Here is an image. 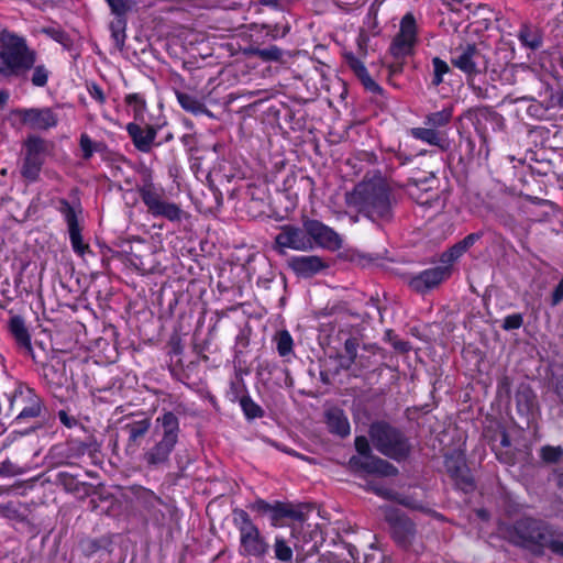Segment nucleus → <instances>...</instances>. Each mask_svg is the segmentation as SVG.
<instances>
[{"instance_id":"obj_49","label":"nucleus","mask_w":563,"mask_h":563,"mask_svg":"<svg viewBox=\"0 0 563 563\" xmlns=\"http://www.w3.org/2000/svg\"><path fill=\"white\" fill-rule=\"evenodd\" d=\"M364 87L374 93H380L382 88L374 81V79L368 75L367 70H363L357 75Z\"/></svg>"},{"instance_id":"obj_23","label":"nucleus","mask_w":563,"mask_h":563,"mask_svg":"<svg viewBox=\"0 0 563 563\" xmlns=\"http://www.w3.org/2000/svg\"><path fill=\"white\" fill-rule=\"evenodd\" d=\"M449 275L448 267H434L412 277L409 280V286L417 292H426L440 285Z\"/></svg>"},{"instance_id":"obj_31","label":"nucleus","mask_w":563,"mask_h":563,"mask_svg":"<svg viewBox=\"0 0 563 563\" xmlns=\"http://www.w3.org/2000/svg\"><path fill=\"white\" fill-rule=\"evenodd\" d=\"M9 329L19 346L23 347L29 354H32L31 335L23 319L19 316L12 317L9 322Z\"/></svg>"},{"instance_id":"obj_24","label":"nucleus","mask_w":563,"mask_h":563,"mask_svg":"<svg viewBox=\"0 0 563 563\" xmlns=\"http://www.w3.org/2000/svg\"><path fill=\"white\" fill-rule=\"evenodd\" d=\"M89 450V445L77 439H69L65 443L56 444L52 448V454L59 459L60 464H73L74 460L84 456Z\"/></svg>"},{"instance_id":"obj_44","label":"nucleus","mask_w":563,"mask_h":563,"mask_svg":"<svg viewBox=\"0 0 563 563\" xmlns=\"http://www.w3.org/2000/svg\"><path fill=\"white\" fill-rule=\"evenodd\" d=\"M69 410L70 408L68 406H66V408L64 409L58 410L57 416L60 423L68 429L75 428L77 426L82 427L76 417L68 415Z\"/></svg>"},{"instance_id":"obj_37","label":"nucleus","mask_w":563,"mask_h":563,"mask_svg":"<svg viewBox=\"0 0 563 563\" xmlns=\"http://www.w3.org/2000/svg\"><path fill=\"white\" fill-rule=\"evenodd\" d=\"M412 135L421 141H424L431 145H440L441 137L434 129L416 128L411 131Z\"/></svg>"},{"instance_id":"obj_32","label":"nucleus","mask_w":563,"mask_h":563,"mask_svg":"<svg viewBox=\"0 0 563 563\" xmlns=\"http://www.w3.org/2000/svg\"><path fill=\"white\" fill-rule=\"evenodd\" d=\"M112 541L109 537L86 538L80 541V550L86 558H90L100 550H108Z\"/></svg>"},{"instance_id":"obj_8","label":"nucleus","mask_w":563,"mask_h":563,"mask_svg":"<svg viewBox=\"0 0 563 563\" xmlns=\"http://www.w3.org/2000/svg\"><path fill=\"white\" fill-rule=\"evenodd\" d=\"M35 389H14L9 396L11 410H18L19 413L14 418L15 423H22L33 418L43 417L46 407L43 399L34 393Z\"/></svg>"},{"instance_id":"obj_30","label":"nucleus","mask_w":563,"mask_h":563,"mask_svg":"<svg viewBox=\"0 0 563 563\" xmlns=\"http://www.w3.org/2000/svg\"><path fill=\"white\" fill-rule=\"evenodd\" d=\"M301 514L291 504L276 500L271 506L269 520L274 527L284 525L286 519H299Z\"/></svg>"},{"instance_id":"obj_26","label":"nucleus","mask_w":563,"mask_h":563,"mask_svg":"<svg viewBox=\"0 0 563 563\" xmlns=\"http://www.w3.org/2000/svg\"><path fill=\"white\" fill-rule=\"evenodd\" d=\"M325 423L330 433L346 438L351 432L349 419L340 408H331L325 412Z\"/></svg>"},{"instance_id":"obj_42","label":"nucleus","mask_w":563,"mask_h":563,"mask_svg":"<svg viewBox=\"0 0 563 563\" xmlns=\"http://www.w3.org/2000/svg\"><path fill=\"white\" fill-rule=\"evenodd\" d=\"M257 57L263 62H278L283 57V51L276 45H272L267 48H260Z\"/></svg>"},{"instance_id":"obj_51","label":"nucleus","mask_w":563,"mask_h":563,"mask_svg":"<svg viewBox=\"0 0 563 563\" xmlns=\"http://www.w3.org/2000/svg\"><path fill=\"white\" fill-rule=\"evenodd\" d=\"M358 342L355 338H350L344 343L345 355L350 361H354L356 357Z\"/></svg>"},{"instance_id":"obj_5","label":"nucleus","mask_w":563,"mask_h":563,"mask_svg":"<svg viewBox=\"0 0 563 563\" xmlns=\"http://www.w3.org/2000/svg\"><path fill=\"white\" fill-rule=\"evenodd\" d=\"M35 58V52L29 48L23 37L5 30L0 33V73L2 75H22L33 67Z\"/></svg>"},{"instance_id":"obj_38","label":"nucleus","mask_w":563,"mask_h":563,"mask_svg":"<svg viewBox=\"0 0 563 563\" xmlns=\"http://www.w3.org/2000/svg\"><path fill=\"white\" fill-rule=\"evenodd\" d=\"M323 541L324 539L322 531L318 527H316L310 531V540L305 542L306 553L310 555L318 553Z\"/></svg>"},{"instance_id":"obj_20","label":"nucleus","mask_w":563,"mask_h":563,"mask_svg":"<svg viewBox=\"0 0 563 563\" xmlns=\"http://www.w3.org/2000/svg\"><path fill=\"white\" fill-rule=\"evenodd\" d=\"M59 210L65 216L74 251L80 256L89 253L90 247L82 240L81 229L79 227L75 209L66 200H62Z\"/></svg>"},{"instance_id":"obj_34","label":"nucleus","mask_w":563,"mask_h":563,"mask_svg":"<svg viewBox=\"0 0 563 563\" xmlns=\"http://www.w3.org/2000/svg\"><path fill=\"white\" fill-rule=\"evenodd\" d=\"M519 40L526 47H529L530 49L539 48L542 43L541 35L528 26H523L520 30Z\"/></svg>"},{"instance_id":"obj_56","label":"nucleus","mask_w":563,"mask_h":563,"mask_svg":"<svg viewBox=\"0 0 563 563\" xmlns=\"http://www.w3.org/2000/svg\"><path fill=\"white\" fill-rule=\"evenodd\" d=\"M4 516L11 520H15V521H19V522H25L26 521V516L23 515L22 512L19 511V509L14 508V507H11V506H7L5 507V510H4Z\"/></svg>"},{"instance_id":"obj_35","label":"nucleus","mask_w":563,"mask_h":563,"mask_svg":"<svg viewBox=\"0 0 563 563\" xmlns=\"http://www.w3.org/2000/svg\"><path fill=\"white\" fill-rule=\"evenodd\" d=\"M563 456L562 446L543 445L540 449V459L548 464L558 463Z\"/></svg>"},{"instance_id":"obj_13","label":"nucleus","mask_w":563,"mask_h":563,"mask_svg":"<svg viewBox=\"0 0 563 563\" xmlns=\"http://www.w3.org/2000/svg\"><path fill=\"white\" fill-rule=\"evenodd\" d=\"M139 192L152 216H161L169 221H180L183 216L181 209L176 203L163 200L161 194L152 183L143 185L139 189Z\"/></svg>"},{"instance_id":"obj_16","label":"nucleus","mask_w":563,"mask_h":563,"mask_svg":"<svg viewBox=\"0 0 563 563\" xmlns=\"http://www.w3.org/2000/svg\"><path fill=\"white\" fill-rule=\"evenodd\" d=\"M386 522L396 544L402 549H408L417 532L415 522L399 510L389 511L386 515Z\"/></svg>"},{"instance_id":"obj_60","label":"nucleus","mask_w":563,"mask_h":563,"mask_svg":"<svg viewBox=\"0 0 563 563\" xmlns=\"http://www.w3.org/2000/svg\"><path fill=\"white\" fill-rule=\"evenodd\" d=\"M125 101L129 104H134L139 109H142L144 107V101L137 93L128 95Z\"/></svg>"},{"instance_id":"obj_57","label":"nucleus","mask_w":563,"mask_h":563,"mask_svg":"<svg viewBox=\"0 0 563 563\" xmlns=\"http://www.w3.org/2000/svg\"><path fill=\"white\" fill-rule=\"evenodd\" d=\"M563 300V278L560 280L558 286L554 288L551 295V305L558 306Z\"/></svg>"},{"instance_id":"obj_45","label":"nucleus","mask_w":563,"mask_h":563,"mask_svg":"<svg viewBox=\"0 0 563 563\" xmlns=\"http://www.w3.org/2000/svg\"><path fill=\"white\" fill-rule=\"evenodd\" d=\"M272 504L263 498H256L252 504L249 505V509L258 516H269Z\"/></svg>"},{"instance_id":"obj_14","label":"nucleus","mask_w":563,"mask_h":563,"mask_svg":"<svg viewBox=\"0 0 563 563\" xmlns=\"http://www.w3.org/2000/svg\"><path fill=\"white\" fill-rule=\"evenodd\" d=\"M444 467L455 488L465 494L473 493L476 488L474 478L466 464L465 457L461 453H451L445 455Z\"/></svg>"},{"instance_id":"obj_22","label":"nucleus","mask_w":563,"mask_h":563,"mask_svg":"<svg viewBox=\"0 0 563 563\" xmlns=\"http://www.w3.org/2000/svg\"><path fill=\"white\" fill-rule=\"evenodd\" d=\"M482 55L475 45L467 44L455 49L451 63L465 74L472 75L478 71Z\"/></svg>"},{"instance_id":"obj_41","label":"nucleus","mask_w":563,"mask_h":563,"mask_svg":"<svg viewBox=\"0 0 563 563\" xmlns=\"http://www.w3.org/2000/svg\"><path fill=\"white\" fill-rule=\"evenodd\" d=\"M433 65V80L432 84L434 86H439L443 80V75L449 73V65L442 60L440 57H434L432 59Z\"/></svg>"},{"instance_id":"obj_25","label":"nucleus","mask_w":563,"mask_h":563,"mask_svg":"<svg viewBox=\"0 0 563 563\" xmlns=\"http://www.w3.org/2000/svg\"><path fill=\"white\" fill-rule=\"evenodd\" d=\"M55 484L63 487L66 493L78 496L84 499L93 493V485L88 482L78 481L77 476L65 471L56 474Z\"/></svg>"},{"instance_id":"obj_10","label":"nucleus","mask_w":563,"mask_h":563,"mask_svg":"<svg viewBox=\"0 0 563 563\" xmlns=\"http://www.w3.org/2000/svg\"><path fill=\"white\" fill-rule=\"evenodd\" d=\"M23 147L24 156L21 174L25 179L34 181L38 178L49 143L40 136L30 135L23 142Z\"/></svg>"},{"instance_id":"obj_19","label":"nucleus","mask_w":563,"mask_h":563,"mask_svg":"<svg viewBox=\"0 0 563 563\" xmlns=\"http://www.w3.org/2000/svg\"><path fill=\"white\" fill-rule=\"evenodd\" d=\"M306 227L309 236L312 239V244L329 249L338 250L341 247L340 236L329 227L324 225L318 220L306 219Z\"/></svg>"},{"instance_id":"obj_62","label":"nucleus","mask_w":563,"mask_h":563,"mask_svg":"<svg viewBox=\"0 0 563 563\" xmlns=\"http://www.w3.org/2000/svg\"><path fill=\"white\" fill-rule=\"evenodd\" d=\"M366 0H336L340 7L349 8V7H357L365 2Z\"/></svg>"},{"instance_id":"obj_61","label":"nucleus","mask_w":563,"mask_h":563,"mask_svg":"<svg viewBox=\"0 0 563 563\" xmlns=\"http://www.w3.org/2000/svg\"><path fill=\"white\" fill-rule=\"evenodd\" d=\"M498 437H499V442H500V445L503 448H508L510 446L511 442H510V438H509V434L507 433V431L505 429H501L499 432H498Z\"/></svg>"},{"instance_id":"obj_52","label":"nucleus","mask_w":563,"mask_h":563,"mask_svg":"<svg viewBox=\"0 0 563 563\" xmlns=\"http://www.w3.org/2000/svg\"><path fill=\"white\" fill-rule=\"evenodd\" d=\"M389 341L391 342L394 349L400 353H407L411 350V345L407 341H402L397 336L391 335L390 332L387 333Z\"/></svg>"},{"instance_id":"obj_39","label":"nucleus","mask_w":563,"mask_h":563,"mask_svg":"<svg viewBox=\"0 0 563 563\" xmlns=\"http://www.w3.org/2000/svg\"><path fill=\"white\" fill-rule=\"evenodd\" d=\"M451 118L452 111L450 109H443L442 111L429 114L427 123L432 128L443 126L450 122Z\"/></svg>"},{"instance_id":"obj_43","label":"nucleus","mask_w":563,"mask_h":563,"mask_svg":"<svg viewBox=\"0 0 563 563\" xmlns=\"http://www.w3.org/2000/svg\"><path fill=\"white\" fill-rule=\"evenodd\" d=\"M466 251L467 250L460 242H457L450 250L442 254L441 261L443 263H452L462 256Z\"/></svg>"},{"instance_id":"obj_21","label":"nucleus","mask_w":563,"mask_h":563,"mask_svg":"<svg viewBox=\"0 0 563 563\" xmlns=\"http://www.w3.org/2000/svg\"><path fill=\"white\" fill-rule=\"evenodd\" d=\"M152 427V420L148 417H143L142 419H132L125 422L121 427V431L126 434V450L135 452L142 441L150 432Z\"/></svg>"},{"instance_id":"obj_1","label":"nucleus","mask_w":563,"mask_h":563,"mask_svg":"<svg viewBox=\"0 0 563 563\" xmlns=\"http://www.w3.org/2000/svg\"><path fill=\"white\" fill-rule=\"evenodd\" d=\"M509 542L540 558L549 549L554 555L563 559L562 533L552 523L532 516H523L515 520L508 528Z\"/></svg>"},{"instance_id":"obj_9","label":"nucleus","mask_w":563,"mask_h":563,"mask_svg":"<svg viewBox=\"0 0 563 563\" xmlns=\"http://www.w3.org/2000/svg\"><path fill=\"white\" fill-rule=\"evenodd\" d=\"M354 445L357 453L365 457V460L352 456L350 459V465L352 467L364 471L368 474H380L385 476L393 475L397 472V468L389 462L371 455V445L366 437H356Z\"/></svg>"},{"instance_id":"obj_2","label":"nucleus","mask_w":563,"mask_h":563,"mask_svg":"<svg viewBox=\"0 0 563 563\" xmlns=\"http://www.w3.org/2000/svg\"><path fill=\"white\" fill-rule=\"evenodd\" d=\"M349 207L375 222H387L393 218L390 188L382 176H374L357 184L345 195Z\"/></svg>"},{"instance_id":"obj_18","label":"nucleus","mask_w":563,"mask_h":563,"mask_svg":"<svg viewBox=\"0 0 563 563\" xmlns=\"http://www.w3.org/2000/svg\"><path fill=\"white\" fill-rule=\"evenodd\" d=\"M13 114L20 121L35 130H47L57 124L56 114L48 108L45 109H21L15 110Z\"/></svg>"},{"instance_id":"obj_7","label":"nucleus","mask_w":563,"mask_h":563,"mask_svg":"<svg viewBox=\"0 0 563 563\" xmlns=\"http://www.w3.org/2000/svg\"><path fill=\"white\" fill-rule=\"evenodd\" d=\"M233 525L240 536V553L245 556L263 558L269 545L253 522L249 512L241 508L232 511Z\"/></svg>"},{"instance_id":"obj_27","label":"nucleus","mask_w":563,"mask_h":563,"mask_svg":"<svg viewBox=\"0 0 563 563\" xmlns=\"http://www.w3.org/2000/svg\"><path fill=\"white\" fill-rule=\"evenodd\" d=\"M135 147L142 152H150L151 146L156 137V130L153 126L143 129L139 124L130 123L126 126Z\"/></svg>"},{"instance_id":"obj_63","label":"nucleus","mask_w":563,"mask_h":563,"mask_svg":"<svg viewBox=\"0 0 563 563\" xmlns=\"http://www.w3.org/2000/svg\"><path fill=\"white\" fill-rule=\"evenodd\" d=\"M113 37L115 40L117 46L122 49L124 44V34H121L120 32H113Z\"/></svg>"},{"instance_id":"obj_36","label":"nucleus","mask_w":563,"mask_h":563,"mask_svg":"<svg viewBox=\"0 0 563 563\" xmlns=\"http://www.w3.org/2000/svg\"><path fill=\"white\" fill-rule=\"evenodd\" d=\"M275 342L280 356H286L292 351V339L288 331L282 330L277 332Z\"/></svg>"},{"instance_id":"obj_55","label":"nucleus","mask_w":563,"mask_h":563,"mask_svg":"<svg viewBox=\"0 0 563 563\" xmlns=\"http://www.w3.org/2000/svg\"><path fill=\"white\" fill-rule=\"evenodd\" d=\"M548 107L563 109V87L551 93Z\"/></svg>"},{"instance_id":"obj_6","label":"nucleus","mask_w":563,"mask_h":563,"mask_svg":"<svg viewBox=\"0 0 563 563\" xmlns=\"http://www.w3.org/2000/svg\"><path fill=\"white\" fill-rule=\"evenodd\" d=\"M369 437L375 449L383 455L397 462L408 459L411 444L405 433L385 421L371 424Z\"/></svg>"},{"instance_id":"obj_59","label":"nucleus","mask_w":563,"mask_h":563,"mask_svg":"<svg viewBox=\"0 0 563 563\" xmlns=\"http://www.w3.org/2000/svg\"><path fill=\"white\" fill-rule=\"evenodd\" d=\"M88 89H89L91 97L95 98L96 100H98L100 103H103L106 101L104 93L102 92L100 87H98L97 85L93 84V85L89 86Z\"/></svg>"},{"instance_id":"obj_11","label":"nucleus","mask_w":563,"mask_h":563,"mask_svg":"<svg viewBox=\"0 0 563 563\" xmlns=\"http://www.w3.org/2000/svg\"><path fill=\"white\" fill-rule=\"evenodd\" d=\"M135 499L137 505L147 515L153 526L156 528H163L166 523V515L159 506H164L166 508L170 518H174L178 512V508L174 504L165 503L153 490L145 487L137 488L135 492Z\"/></svg>"},{"instance_id":"obj_53","label":"nucleus","mask_w":563,"mask_h":563,"mask_svg":"<svg viewBox=\"0 0 563 563\" xmlns=\"http://www.w3.org/2000/svg\"><path fill=\"white\" fill-rule=\"evenodd\" d=\"M345 59L347 65L355 73L356 76L366 69L363 63L358 60L356 57H354L352 54H346Z\"/></svg>"},{"instance_id":"obj_50","label":"nucleus","mask_w":563,"mask_h":563,"mask_svg":"<svg viewBox=\"0 0 563 563\" xmlns=\"http://www.w3.org/2000/svg\"><path fill=\"white\" fill-rule=\"evenodd\" d=\"M115 14H123L132 7L131 0H107Z\"/></svg>"},{"instance_id":"obj_3","label":"nucleus","mask_w":563,"mask_h":563,"mask_svg":"<svg viewBox=\"0 0 563 563\" xmlns=\"http://www.w3.org/2000/svg\"><path fill=\"white\" fill-rule=\"evenodd\" d=\"M180 433L179 418L173 411H164L155 419L152 432L153 445L147 448L142 461L147 468L157 470L169 462Z\"/></svg>"},{"instance_id":"obj_4","label":"nucleus","mask_w":563,"mask_h":563,"mask_svg":"<svg viewBox=\"0 0 563 563\" xmlns=\"http://www.w3.org/2000/svg\"><path fill=\"white\" fill-rule=\"evenodd\" d=\"M40 426L32 424L24 430H13L2 442V449H13L12 456L15 461L5 459L0 463V476L11 477L22 475L32 470V457L36 456L29 435L35 432Z\"/></svg>"},{"instance_id":"obj_15","label":"nucleus","mask_w":563,"mask_h":563,"mask_svg":"<svg viewBox=\"0 0 563 563\" xmlns=\"http://www.w3.org/2000/svg\"><path fill=\"white\" fill-rule=\"evenodd\" d=\"M275 244L280 250L286 247L295 251L312 250V239L308 234L306 220L301 228L291 224L280 227V232L275 238Z\"/></svg>"},{"instance_id":"obj_58","label":"nucleus","mask_w":563,"mask_h":563,"mask_svg":"<svg viewBox=\"0 0 563 563\" xmlns=\"http://www.w3.org/2000/svg\"><path fill=\"white\" fill-rule=\"evenodd\" d=\"M482 238V233H471L467 236H465L460 243L468 250L471 246H473L479 239Z\"/></svg>"},{"instance_id":"obj_12","label":"nucleus","mask_w":563,"mask_h":563,"mask_svg":"<svg viewBox=\"0 0 563 563\" xmlns=\"http://www.w3.org/2000/svg\"><path fill=\"white\" fill-rule=\"evenodd\" d=\"M406 191L411 199L421 206L434 207L438 210L444 207L439 181L433 175L421 180H409L406 185Z\"/></svg>"},{"instance_id":"obj_29","label":"nucleus","mask_w":563,"mask_h":563,"mask_svg":"<svg viewBox=\"0 0 563 563\" xmlns=\"http://www.w3.org/2000/svg\"><path fill=\"white\" fill-rule=\"evenodd\" d=\"M290 265L297 274L306 277L312 276L327 267L322 258L314 255L295 257Z\"/></svg>"},{"instance_id":"obj_46","label":"nucleus","mask_w":563,"mask_h":563,"mask_svg":"<svg viewBox=\"0 0 563 563\" xmlns=\"http://www.w3.org/2000/svg\"><path fill=\"white\" fill-rule=\"evenodd\" d=\"M177 99L181 107L188 111L196 112L200 109V103L191 96L187 93H177Z\"/></svg>"},{"instance_id":"obj_48","label":"nucleus","mask_w":563,"mask_h":563,"mask_svg":"<svg viewBox=\"0 0 563 563\" xmlns=\"http://www.w3.org/2000/svg\"><path fill=\"white\" fill-rule=\"evenodd\" d=\"M48 71L44 66H36L32 76V84L36 87H43L47 82Z\"/></svg>"},{"instance_id":"obj_64","label":"nucleus","mask_w":563,"mask_h":563,"mask_svg":"<svg viewBox=\"0 0 563 563\" xmlns=\"http://www.w3.org/2000/svg\"><path fill=\"white\" fill-rule=\"evenodd\" d=\"M260 52L258 47L250 46L243 49V54L246 56H257V53Z\"/></svg>"},{"instance_id":"obj_54","label":"nucleus","mask_w":563,"mask_h":563,"mask_svg":"<svg viewBox=\"0 0 563 563\" xmlns=\"http://www.w3.org/2000/svg\"><path fill=\"white\" fill-rule=\"evenodd\" d=\"M80 147L84 152V157L89 158L93 153V144L87 134L80 136Z\"/></svg>"},{"instance_id":"obj_17","label":"nucleus","mask_w":563,"mask_h":563,"mask_svg":"<svg viewBox=\"0 0 563 563\" xmlns=\"http://www.w3.org/2000/svg\"><path fill=\"white\" fill-rule=\"evenodd\" d=\"M416 41V21L412 14L407 13L400 23V32L395 37L390 53L394 57L400 58L410 54Z\"/></svg>"},{"instance_id":"obj_47","label":"nucleus","mask_w":563,"mask_h":563,"mask_svg":"<svg viewBox=\"0 0 563 563\" xmlns=\"http://www.w3.org/2000/svg\"><path fill=\"white\" fill-rule=\"evenodd\" d=\"M523 324V317L521 313H514L504 319L503 329L506 331L519 329Z\"/></svg>"},{"instance_id":"obj_28","label":"nucleus","mask_w":563,"mask_h":563,"mask_svg":"<svg viewBox=\"0 0 563 563\" xmlns=\"http://www.w3.org/2000/svg\"><path fill=\"white\" fill-rule=\"evenodd\" d=\"M517 411L528 420L533 418L539 410V402L533 389H517L516 395Z\"/></svg>"},{"instance_id":"obj_40","label":"nucleus","mask_w":563,"mask_h":563,"mask_svg":"<svg viewBox=\"0 0 563 563\" xmlns=\"http://www.w3.org/2000/svg\"><path fill=\"white\" fill-rule=\"evenodd\" d=\"M274 552L276 559L280 561H290L292 558V550L283 538H276L274 544Z\"/></svg>"},{"instance_id":"obj_33","label":"nucleus","mask_w":563,"mask_h":563,"mask_svg":"<svg viewBox=\"0 0 563 563\" xmlns=\"http://www.w3.org/2000/svg\"><path fill=\"white\" fill-rule=\"evenodd\" d=\"M240 406L247 420H254L264 416L262 407L253 401V399L247 395L241 396Z\"/></svg>"}]
</instances>
